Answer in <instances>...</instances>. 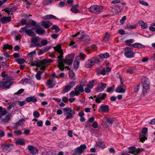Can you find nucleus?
Instances as JSON below:
<instances>
[{
    "instance_id": "62",
    "label": "nucleus",
    "mask_w": 155,
    "mask_h": 155,
    "mask_svg": "<svg viewBox=\"0 0 155 155\" xmlns=\"http://www.w3.org/2000/svg\"><path fill=\"white\" fill-rule=\"evenodd\" d=\"M48 43L47 41L46 40H43L41 41V46H45L47 45Z\"/></svg>"
},
{
    "instance_id": "50",
    "label": "nucleus",
    "mask_w": 155,
    "mask_h": 155,
    "mask_svg": "<svg viewBox=\"0 0 155 155\" xmlns=\"http://www.w3.org/2000/svg\"><path fill=\"white\" fill-rule=\"evenodd\" d=\"M70 95L72 97L78 96V95L77 94L75 90L72 91L70 93Z\"/></svg>"
},
{
    "instance_id": "61",
    "label": "nucleus",
    "mask_w": 155,
    "mask_h": 155,
    "mask_svg": "<svg viewBox=\"0 0 155 155\" xmlns=\"http://www.w3.org/2000/svg\"><path fill=\"white\" fill-rule=\"evenodd\" d=\"M120 0H114L111 2V3L116 4L120 3Z\"/></svg>"
},
{
    "instance_id": "2",
    "label": "nucleus",
    "mask_w": 155,
    "mask_h": 155,
    "mask_svg": "<svg viewBox=\"0 0 155 155\" xmlns=\"http://www.w3.org/2000/svg\"><path fill=\"white\" fill-rule=\"evenodd\" d=\"M64 114L66 115L65 119H69L73 117V115L75 114V110L71 108L66 107L63 109Z\"/></svg>"
},
{
    "instance_id": "56",
    "label": "nucleus",
    "mask_w": 155,
    "mask_h": 155,
    "mask_svg": "<svg viewBox=\"0 0 155 155\" xmlns=\"http://www.w3.org/2000/svg\"><path fill=\"white\" fill-rule=\"evenodd\" d=\"M126 18V16H124L120 20V22L121 24H123Z\"/></svg>"
},
{
    "instance_id": "21",
    "label": "nucleus",
    "mask_w": 155,
    "mask_h": 155,
    "mask_svg": "<svg viewBox=\"0 0 155 155\" xmlns=\"http://www.w3.org/2000/svg\"><path fill=\"white\" fill-rule=\"evenodd\" d=\"M41 25L45 28H48L52 25V24L48 21H42L41 23Z\"/></svg>"
},
{
    "instance_id": "45",
    "label": "nucleus",
    "mask_w": 155,
    "mask_h": 155,
    "mask_svg": "<svg viewBox=\"0 0 155 155\" xmlns=\"http://www.w3.org/2000/svg\"><path fill=\"white\" fill-rule=\"evenodd\" d=\"M43 61L45 64L49 63H51L53 62V60L48 58L43 59Z\"/></svg>"
},
{
    "instance_id": "48",
    "label": "nucleus",
    "mask_w": 155,
    "mask_h": 155,
    "mask_svg": "<svg viewBox=\"0 0 155 155\" xmlns=\"http://www.w3.org/2000/svg\"><path fill=\"white\" fill-rule=\"evenodd\" d=\"M31 25L32 26H33V27L32 28L33 29H36L37 27V25H36V23L35 21H31Z\"/></svg>"
},
{
    "instance_id": "23",
    "label": "nucleus",
    "mask_w": 155,
    "mask_h": 155,
    "mask_svg": "<svg viewBox=\"0 0 155 155\" xmlns=\"http://www.w3.org/2000/svg\"><path fill=\"white\" fill-rule=\"evenodd\" d=\"M115 12L116 13H119L121 12L123 10V8L118 5H116L115 6Z\"/></svg>"
},
{
    "instance_id": "43",
    "label": "nucleus",
    "mask_w": 155,
    "mask_h": 155,
    "mask_svg": "<svg viewBox=\"0 0 155 155\" xmlns=\"http://www.w3.org/2000/svg\"><path fill=\"white\" fill-rule=\"evenodd\" d=\"M134 42L133 40L132 39H130L127 40L125 41V43L129 46L132 45L131 44Z\"/></svg>"
},
{
    "instance_id": "53",
    "label": "nucleus",
    "mask_w": 155,
    "mask_h": 155,
    "mask_svg": "<svg viewBox=\"0 0 155 155\" xmlns=\"http://www.w3.org/2000/svg\"><path fill=\"white\" fill-rule=\"evenodd\" d=\"M139 2L140 4L144 6H147L148 5V3L143 1H140Z\"/></svg>"
},
{
    "instance_id": "22",
    "label": "nucleus",
    "mask_w": 155,
    "mask_h": 155,
    "mask_svg": "<svg viewBox=\"0 0 155 155\" xmlns=\"http://www.w3.org/2000/svg\"><path fill=\"white\" fill-rule=\"evenodd\" d=\"M42 18L45 19H54L58 20V18L56 16L52 15H45L42 17Z\"/></svg>"
},
{
    "instance_id": "34",
    "label": "nucleus",
    "mask_w": 155,
    "mask_h": 155,
    "mask_svg": "<svg viewBox=\"0 0 155 155\" xmlns=\"http://www.w3.org/2000/svg\"><path fill=\"white\" fill-rule=\"evenodd\" d=\"M109 56V54L108 53H106L104 54H101L99 55V57L100 58H107Z\"/></svg>"
},
{
    "instance_id": "24",
    "label": "nucleus",
    "mask_w": 155,
    "mask_h": 155,
    "mask_svg": "<svg viewBox=\"0 0 155 155\" xmlns=\"http://www.w3.org/2000/svg\"><path fill=\"white\" fill-rule=\"evenodd\" d=\"M125 91V90L123 88V86L121 84H120L118 86L116 91V92L118 93H123Z\"/></svg>"
},
{
    "instance_id": "33",
    "label": "nucleus",
    "mask_w": 155,
    "mask_h": 155,
    "mask_svg": "<svg viewBox=\"0 0 155 155\" xmlns=\"http://www.w3.org/2000/svg\"><path fill=\"white\" fill-rule=\"evenodd\" d=\"M96 81V80H93L89 82L87 85V87L90 88H92L93 87L94 84Z\"/></svg>"
},
{
    "instance_id": "15",
    "label": "nucleus",
    "mask_w": 155,
    "mask_h": 155,
    "mask_svg": "<svg viewBox=\"0 0 155 155\" xmlns=\"http://www.w3.org/2000/svg\"><path fill=\"white\" fill-rule=\"evenodd\" d=\"M86 148V146L85 144L81 145L80 147L76 149V152L79 154H81L84 152Z\"/></svg>"
},
{
    "instance_id": "41",
    "label": "nucleus",
    "mask_w": 155,
    "mask_h": 155,
    "mask_svg": "<svg viewBox=\"0 0 155 155\" xmlns=\"http://www.w3.org/2000/svg\"><path fill=\"white\" fill-rule=\"evenodd\" d=\"M11 116L10 115H7L3 119H2L3 121L5 122H7L10 119Z\"/></svg>"
},
{
    "instance_id": "60",
    "label": "nucleus",
    "mask_w": 155,
    "mask_h": 155,
    "mask_svg": "<svg viewBox=\"0 0 155 155\" xmlns=\"http://www.w3.org/2000/svg\"><path fill=\"white\" fill-rule=\"evenodd\" d=\"M52 28L53 29H55L57 32H58L60 31V29L58 28V26L55 25H54L52 26Z\"/></svg>"
},
{
    "instance_id": "42",
    "label": "nucleus",
    "mask_w": 155,
    "mask_h": 155,
    "mask_svg": "<svg viewBox=\"0 0 155 155\" xmlns=\"http://www.w3.org/2000/svg\"><path fill=\"white\" fill-rule=\"evenodd\" d=\"M136 26L135 25H127L126 27V29L130 30L134 29L136 28Z\"/></svg>"
},
{
    "instance_id": "49",
    "label": "nucleus",
    "mask_w": 155,
    "mask_h": 155,
    "mask_svg": "<svg viewBox=\"0 0 155 155\" xmlns=\"http://www.w3.org/2000/svg\"><path fill=\"white\" fill-rule=\"evenodd\" d=\"M70 78L74 79V74L72 71H70L69 72Z\"/></svg>"
},
{
    "instance_id": "4",
    "label": "nucleus",
    "mask_w": 155,
    "mask_h": 155,
    "mask_svg": "<svg viewBox=\"0 0 155 155\" xmlns=\"http://www.w3.org/2000/svg\"><path fill=\"white\" fill-rule=\"evenodd\" d=\"M13 83V81L10 80H3L2 81H0V88L3 89L8 88L11 86Z\"/></svg>"
},
{
    "instance_id": "9",
    "label": "nucleus",
    "mask_w": 155,
    "mask_h": 155,
    "mask_svg": "<svg viewBox=\"0 0 155 155\" xmlns=\"http://www.w3.org/2000/svg\"><path fill=\"white\" fill-rule=\"evenodd\" d=\"M39 38L34 37L31 39V42L33 47H41V45L38 43Z\"/></svg>"
},
{
    "instance_id": "51",
    "label": "nucleus",
    "mask_w": 155,
    "mask_h": 155,
    "mask_svg": "<svg viewBox=\"0 0 155 155\" xmlns=\"http://www.w3.org/2000/svg\"><path fill=\"white\" fill-rule=\"evenodd\" d=\"M33 115L35 117L38 118L40 116V114L37 111H35L33 112Z\"/></svg>"
},
{
    "instance_id": "12",
    "label": "nucleus",
    "mask_w": 155,
    "mask_h": 155,
    "mask_svg": "<svg viewBox=\"0 0 155 155\" xmlns=\"http://www.w3.org/2000/svg\"><path fill=\"white\" fill-rule=\"evenodd\" d=\"M129 153L134 155H137L140 152L139 149H137L135 147H130L128 148Z\"/></svg>"
},
{
    "instance_id": "38",
    "label": "nucleus",
    "mask_w": 155,
    "mask_h": 155,
    "mask_svg": "<svg viewBox=\"0 0 155 155\" xmlns=\"http://www.w3.org/2000/svg\"><path fill=\"white\" fill-rule=\"evenodd\" d=\"M71 87L68 85L65 86V88L62 90V93H65L68 92L71 89Z\"/></svg>"
},
{
    "instance_id": "37",
    "label": "nucleus",
    "mask_w": 155,
    "mask_h": 155,
    "mask_svg": "<svg viewBox=\"0 0 155 155\" xmlns=\"http://www.w3.org/2000/svg\"><path fill=\"white\" fill-rule=\"evenodd\" d=\"M70 10L72 12L75 14L79 13L80 12V11L74 6H73Z\"/></svg>"
},
{
    "instance_id": "20",
    "label": "nucleus",
    "mask_w": 155,
    "mask_h": 155,
    "mask_svg": "<svg viewBox=\"0 0 155 155\" xmlns=\"http://www.w3.org/2000/svg\"><path fill=\"white\" fill-rule=\"evenodd\" d=\"M11 18L10 17H4L1 19V21L2 24L6 23L11 21Z\"/></svg>"
},
{
    "instance_id": "39",
    "label": "nucleus",
    "mask_w": 155,
    "mask_h": 155,
    "mask_svg": "<svg viewBox=\"0 0 155 155\" xmlns=\"http://www.w3.org/2000/svg\"><path fill=\"white\" fill-rule=\"evenodd\" d=\"M110 37V34L108 32H107L105 34V35L104 36V40L105 41H107L109 40Z\"/></svg>"
},
{
    "instance_id": "44",
    "label": "nucleus",
    "mask_w": 155,
    "mask_h": 155,
    "mask_svg": "<svg viewBox=\"0 0 155 155\" xmlns=\"http://www.w3.org/2000/svg\"><path fill=\"white\" fill-rule=\"evenodd\" d=\"M105 120H106L107 121V124H108V125L111 124L113 123V120L112 119L105 118L104 119L103 121V123L104 122V121Z\"/></svg>"
},
{
    "instance_id": "1",
    "label": "nucleus",
    "mask_w": 155,
    "mask_h": 155,
    "mask_svg": "<svg viewBox=\"0 0 155 155\" xmlns=\"http://www.w3.org/2000/svg\"><path fill=\"white\" fill-rule=\"evenodd\" d=\"M54 49L57 51L60 54L59 56L58 57V67L61 70H63L64 69V61L62 59L63 54L62 49L61 48V44H58L57 46L54 47Z\"/></svg>"
},
{
    "instance_id": "10",
    "label": "nucleus",
    "mask_w": 155,
    "mask_h": 155,
    "mask_svg": "<svg viewBox=\"0 0 155 155\" xmlns=\"http://www.w3.org/2000/svg\"><path fill=\"white\" fill-rule=\"evenodd\" d=\"M56 84V81L53 78L48 80L46 82V84L48 86V88H53Z\"/></svg>"
},
{
    "instance_id": "5",
    "label": "nucleus",
    "mask_w": 155,
    "mask_h": 155,
    "mask_svg": "<svg viewBox=\"0 0 155 155\" xmlns=\"http://www.w3.org/2000/svg\"><path fill=\"white\" fill-rule=\"evenodd\" d=\"M103 7L98 5H94L91 6L89 10L90 12L92 13L100 12H102Z\"/></svg>"
},
{
    "instance_id": "25",
    "label": "nucleus",
    "mask_w": 155,
    "mask_h": 155,
    "mask_svg": "<svg viewBox=\"0 0 155 155\" xmlns=\"http://www.w3.org/2000/svg\"><path fill=\"white\" fill-rule=\"evenodd\" d=\"M139 23L140 26H141V28L142 29H146L148 28V25L146 23L144 22L143 21H140Z\"/></svg>"
},
{
    "instance_id": "35",
    "label": "nucleus",
    "mask_w": 155,
    "mask_h": 155,
    "mask_svg": "<svg viewBox=\"0 0 155 155\" xmlns=\"http://www.w3.org/2000/svg\"><path fill=\"white\" fill-rule=\"evenodd\" d=\"M7 113L6 111L3 110L2 107H0V119L2 118V117Z\"/></svg>"
},
{
    "instance_id": "52",
    "label": "nucleus",
    "mask_w": 155,
    "mask_h": 155,
    "mask_svg": "<svg viewBox=\"0 0 155 155\" xmlns=\"http://www.w3.org/2000/svg\"><path fill=\"white\" fill-rule=\"evenodd\" d=\"M71 87V88L73 87L75 85V82L74 81H71L69 82L68 84Z\"/></svg>"
},
{
    "instance_id": "26",
    "label": "nucleus",
    "mask_w": 155,
    "mask_h": 155,
    "mask_svg": "<svg viewBox=\"0 0 155 155\" xmlns=\"http://www.w3.org/2000/svg\"><path fill=\"white\" fill-rule=\"evenodd\" d=\"M26 101L28 102H30L31 101L35 102L37 101V100L34 97L30 96L27 97L26 98Z\"/></svg>"
},
{
    "instance_id": "8",
    "label": "nucleus",
    "mask_w": 155,
    "mask_h": 155,
    "mask_svg": "<svg viewBox=\"0 0 155 155\" xmlns=\"http://www.w3.org/2000/svg\"><path fill=\"white\" fill-rule=\"evenodd\" d=\"M74 55L73 54H68L65 57V60H63L64 61V64L66 63L68 65H69L72 64L73 59L74 58Z\"/></svg>"
},
{
    "instance_id": "32",
    "label": "nucleus",
    "mask_w": 155,
    "mask_h": 155,
    "mask_svg": "<svg viewBox=\"0 0 155 155\" xmlns=\"http://www.w3.org/2000/svg\"><path fill=\"white\" fill-rule=\"evenodd\" d=\"M3 151L6 153H8L10 151V149L9 146L7 145H4L3 146Z\"/></svg>"
},
{
    "instance_id": "47",
    "label": "nucleus",
    "mask_w": 155,
    "mask_h": 155,
    "mask_svg": "<svg viewBox=\"0 0 155 155\" xmlns=\"http://www.w3.org/2000/svg\"><path fill=\"white\" fill-rule=\"evenodd\" d=\"M3 49H11L12 48V46L11 45H9L8 44H6L3 45Z\"/></svg>"
},
{
    "instance_id": "40",
    "label": "nucleus",
    "mask_w": 155,
    "mask_h": 155,
    "mask_svg": "<svg viewBox=\"0 0 155 155\" xmlns=\"http://www.w3.org/2000/svg\"><path fill=\"white\" fill-rule=\"evenodd\" d=\"M23 124V120H20L18 122L15 124V126L14 127V128H17L19 126Z\"/></svg>"
},
{
    "instance_id": "64",
    "label": "nucleus",
    "mask_w": 155,
    "mask_h": 155,
    "mask_svg": "<svg viewBox=\"0 0 155 155\" xmlns=\"http://www.w3.org/2000/svg\"><path fill=\"white\" fill-rule=\"evenodd\" d=\"M43 122L41 120L38 121L37 122V125L39 127H42L43 126Z\"/></svg>"
},
{
    "instance_id": "36",
    "label": "nucleus",
    "mask_w": 155,
    "mask_h": 155,
    "mask_svg": "<svg viewBox=\"0 0 155 155\" xmlns=\"http://www.w3.org/2000/svg\"><path fill=\"white\" fill-rule=\"evenodd\" d=\"M36 54L35 51H33L27 54V57L28 58H31L33 57Z\"/></svg>"
},
{
    "instance_id": "28",
    "label": "nucleus",
    "mask_w": 155,
    "mask_h": 155,
    "mask_svg": "<svg viewBox=\"0 0 155 155\" xmlns=\"http://www.w3.org/2000/svg\"><path fill=\"white\" fill-rule=\"evenodd\" d=\"M36 32L38 35H42L45 33V31L44 29L41 28H37L35 31Z\"/></svg>"
},
{
    "instance_id": "57",
    "label": "nucleus",
    "mask_w": 155,
    "mask_h": 155,
    "mask_svg": "<svg viewBox=\"0 0 155 155\" xmlns=\"http://www.w3.org/2000/svg\"><path fill=\"white\" fill-rule=\"evenodd\" d=\"M53 1V0H46L44 2V4L45 5L49 4L51 3Z\"/></svg>"
},
{
    "instance_id": "31",
    "label": "nucleus",
    "mask_w": 155,
    "mask_h": 155,
    "mask_svg": "<svg viewBox=\"0 0 155 155\" xmlns=\"http://www.w3.org/2000/svg\"><path fill=\"white\" fill-rule=\"evenodd\" d=\"M38 67L40 68V69L44 70L45 68V64L43 61L39 62L38 64Z\"/></svg>"
},
{
    "instance_id": "18",
    "label": "nucleus",
    "mask_w": 155,
    "mask_h": 155,
    "mask_svg": "<svg viewBox=\"0 0 155 155\" xmlns=\"http://www.w3.org/2000/svg\"><path fill=\"white\" fill-rule=\"evenodd\" d=\"M142 87L143 88L142 92L143 94H145L149 88V85L147 82L145 81L143 84Z\"/></svg>"
},
{
    "instance_id": "54",
    "label": "nucleus",
    "mask_w": 155,
    "mask_h": 155,
    "mask_svg": "<svg viewBox=\"0 0 155 155\" xmlns=\"http://www.w3.org/2000/svg\"><path fill=\"white\" fill-rule=\"evenodd\" d=\"M114 87V86H112L111 87L108 88L107 89V92L111 93L113 91V89Z\"/></svg>"
},
{
    "instance_id": "63",
    "label": "nucleus",
    "mask_w": 155,
    "mask_h": 155,
    "mask_svg": "<svg viewBox=\"0 0 155 155\" xmlns=\"http://www.w3.org/2000/svg\"><path fill=\"white\" fill-rule=\"evenodd\" d=\"M59 5L60 7H64L65 5V4L64 2L61 1L59 2Z\"/></svg>"
},
{
    "instance_id": "16",
    "label": "nucleus",
    "mask_w": 155,
    "mask_h": 155,
    "mask_svg": "<svg viewBox=\"0 0 155 155\" xmlns=\"http://www.w3.org/2000/svg\"><path fill=\"white\" fill-rule=\"evenodd\" d=\"M74 90L78 95L80 94V92H82L84 91V87L81 85L77 86L74 88Z\"/></svg>"
},
{
    "instance_id": "55",
    "label": "nucleus",
    "mask_w": 155,
    "mask_h": 155,
    "mask_svg": "<svg viewBox=\"0 0 155 155\" xmlns=\"http://www.w3.org/2000/svg\"><path fill=\"white\" fill-rule=\"evenodd\" d=\"M50 49V48L49 47H46L41 49L42 50V51H43V52L44 53L49 50Z\"/></svg>"
},
{
    "instance_id": "27",
    "label": "nucleus",
    "mask_w": 155,
    "mask_h": 155,
    "mask_svg": "<svg viewBox=\"0 0 155 155\" xmlns=\"http://www.w3.org/2000/svg\"><path fill=\"white\" fill-rule=\"evenodd\" d=\"M133 47L134 48H143L145 47V46L139 43H136L132 45Z\"/></svg>"
},
{
    "instance_id": "14",
    "label": "nucleus",
    "mask_w": 155,
    "mask_h": 155,
    "mask_svg": "<svg viewBox=\"0 0 155 155\" xmlns=\"http://www.w3.org/2000/svg\"><path fill=\"white\" fill-rule=\"evenodd\" d=\"M28 150L33 155L36 154L38 153V150L37 148L32 145H29L28 147Z\"/></svg>"
},
{
    "instance_id": "7",
    "label": "nucleus",
    "mask_w": 155,
    "mask_h": 155,
    "mask_svg": "<svg viewBox=\"0 0 155 155\" xmlns=\"http://www.w3.org/2000/svg\"><path fill=\"white\" fill-rule=\"evenodd\" d=\"M19 32L21 33H26L28 35L31 37L34 36L35 35L34 32L31 30V29H27L26 26L25 27L21 28L19 30Z\"/></svg>"
},
{
    "instance_id": "11",
    "label": "nucleus",
    "mask_w": 155,
    "mask_h": 155,
    "mask_svg": "<svg viewBox=\"0 0 155 155\" xmlns=\"http://www.w3.org/2000/svg\"><path fill=\"white\" fill-rule=\"evenodd\" d=\"M109 110V107L107 105L102 104L100 107L98 111L101 113H106Z\"/></svg>"
},
{
    "instance_id": "46",
    "label": "nucleus",
    "mask_w": 155,
    "mask_h": 155,
    "mask_svg": "<svg viewBox=\"0 0 155 155\" xmlns=\"http://www.w3.org/2000/svg\"><path fill=\"white\" fill-rule=\"evenodd\" d=\"M106 96V94H105L100 93L97 96V97L99 98H101L103 100L105 97Z\"/></svg>"
},
{
    "instance_id": "19",
    "label": "nucleus",
    "mask_w": 155,
    "mask_h": 155,
    "mask_svg": "<svg viewBox=\"0 0 155 155\" xmlns=\"http://www.w3.org/2000/svg\"><path fill=\"white\" fill-rule=\"evenodd\" d=\"M95 62L92 59H90L88 60V62L85 64L86 68H90L94 64Z\"/></svg>"
},
{
    "instance_id": "59",
    "label": "nucleus",
    "mask_w": 155,
    "mask_h": 155,
    "mask_svg": "<svg viewBox=\"0 0 155 155\" xmlns=\"http://www.w3.org/2000/svg\"><path fill=\"white\" fill-rule=\"evenodd\" d=\"M118 33L121 35H124L125 34V31L123 29H119L118 31Z\"/></svg>"
},
{
    "instance_id": "29",
    "label": "nucleus",
    "mask_w": 155,
    "mask_h": 155,
    "mask_svg": "<svg viewBox=\"0 0 155 155\" xmlns=\"http://www.w3.org/2000/svg\"><path fill=\"white\" fill-rule=\"evenodd\" d=\"M15 143L16 144L23 145L25 143V140L23 139H19L15 140Z\"/></svg>"
},
{
    "instance_id": "30",
    "label": "nucleus",
    "mask_w": 155,
    "mask_h": 155,
    "mask_svg": "<svg viewBox=\"0 0 155 155\" xmlns=\"http://www.w3.org/2000/svg\"><path fill=\"white\" fill-rule=\"evenodd\" d=\"M43 72L41 71H38L36 74L35 75L36 78L38 80H40L41 79V75Z\"/></svg>"
},
{
    "instance_id": "13",
    "label": "nucleus",
    "mask_w": 155,
    "mask_h": 155,
    "mask_svg": "<svg viewBox=\"0 0 155 155\" xmlns=\"http://www.w3.org/2000/svg\"><path fill=\"white\" fill-rule=\"evenodd\" d=\"M147 131V129L146 127L143 128L142 130V133L143 134V135L142 134H140V141L143 142L145 140L147 139V137L145 136V134H146Z\"/></svg>"
},
{
    "instance_id": "3",
    "label": "nucleus",
    "mask_w": 155,
    "mask_h": 155,
    "mask_svg": "<svg viewBox=\"0 0 155 155\" xmlns=\"http://www.w3.org/2000/svg\"><path fill=\"white\" fill-rule=\"evenodd\" d=\"M84 54L82 52L80 53L74 62V64L75 68L77 69L79 68L81 59L84 60Z\"/></svg>"
},
{
    "instance_id": "6",
    "label": "nucleus",
    "mask_w": 155,
    "mask_h": 155,
    "mask_svg": "<svg viewBox=\"0 0 155 155\" xmlns=\"http://www.w3.org/2000/svg\"><path fill=\"white\" fill-rule=\"evenodd\" d=\"M124 56L128 58H133L135 55L133 50L129 47H127L125 49Z\"/></svg>"
},
{
    "instance_id": "58",
    "label": "nucleus",
    "mask_w": 155,
    "mask_h": 155,
    "mask_svg": "<svg viewBox=\"0 0 155 155\" xmlns=\"http://www.w3.org/2000/svg\"><path fill=\"white\" fill-rule=\"evenodd\" d=\"M94 97L96 98V102H97L98 103H100L102 100L101 99H101V98H99V97H97L96 96H95Z\"/></svg>"
},
{
    "instance_id": "17",
    "label": "nucleus",
    "mask_w": 155,
    "mask_h": 155,
    "mask_svg": "<svg viewBox=\"0 0 155 155\" xmlns=\"http://www.w3.org/2000/svg\"><path fill=\"white\" fill-rule=\"evenodd\" d=\"M106 84L103 83H101L97 88L96 90L99 92L102 91L106 87Z\"/></svg>"
}]
</instances>
